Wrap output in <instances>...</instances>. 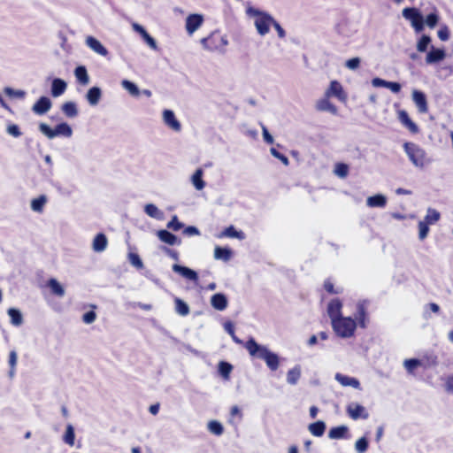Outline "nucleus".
<instances>
[{"label": "nucleus", "instance_id": "52", "mask_svg": "<svg viewBox=\"0 0 453 453\" xmlns=\"http://www.w3.org/2000/svg\"><path fill=\"white\" fill-rule=\"evenodd\" d=\"M441 311L440 306L435 303H429L425 306L424 317L426 319L430 317V311L434 313H439Z\"/></svg>", "mask_w": 453, "mask_h": 453}, {"label": "nucleus", "instance_id": "62", "mask_svg": "<svg viewBox=\"0 0 453 453\" xmlns=\"http://www.w3.org/2000/svg\"><path fill=\"white\" fill-rule=\"evenodd\" d=\"M163 250L165 251V253L166 255H168L173 260H175V261L179 260L180 255H179V252L177 250L170 249V248H167V247H164Z\"/></svg>", "mask_w": 453, "mask_h": 453}, {"label": "nucleus", "instance_id": "50", "mask_svg": "<svg viewBox=\"0 0 453 453\" xmlns=\"http://www.w3.org/2000/svg\"><path fill=\"white\" fill-rule=\"evenodd\" d=\"M334 173H335V174L337 176H339L341 178L347 177V175L349 173V166H348V165H346L344 163H338V164H336L335 169H334Z\"/></svg>", "mask_w": 453, "mask_h": 453}, {"label": "nucleus", "instance_id": "60", "mask_svg": "<svg viewBox=\"0 0 453 453\" xmlns=\"http://www.w3.org/2000/svg\"><path fill=\"white\" fill-rule=\"evenodd\" d=\"M271 153L273 157L280 159L284 165H288V158L285 155L278 151L275 148L271 149Z\"/></svg>", "mask_w": 453, "mask_h": 453}, {"label": "nucleus", "instance_id": "63", "mask_svg": "<svg viewBox=\"0 0 453 453\" xmlns=\"http://www.w3.org/2000/svg\"><path fill=\"white\" fill-rule=\"evenodd\" d=\"M183 234L186 235H188V236H192V235H199L200 232L197 227L189 226L184 229Z\"/></svg>", "mask_w": 453, "mask_h": 453}, {"label": "nucleus", "instance_id": "14", "mask_svg": "<svg viewBox=\"0 0 453 453\" xmlns=\"http://www.w3.org/2000/svg\"><path fill=\"white\" fill-rule=\"evenodd\" d=\"M342 303L339 299H333L329 302L327 305V314L331 319V322L334 319H337L342 318L341 311H342Z\"/></svg>", "mask_w": 453, "mask_h": 453}, {"label": "nucleus", "instance_id": "28", "mask_svg": "<svg viewBox=\"0 0 453 453\" xmlns=\"http://www.w3.org/2000/svg\"><path fill=\"white\" fill-rule=\"evenodd\" d=\"M101 96V89L97 87H92L87 93V100L91 105H96L100 101Z\"/></svg>", "mask_w": 453, "mask_h": 453}, {"label": "nucleus", "instance_id": "30", "mask_svg": "<svg viewBox=\"0 0 453 453\" xmlns=\"http://www.w3.org/2000/svg\"><path fill=\"white\" fill-rule=\"evenodd\" d=\"M403 367L408 374L416 375V370L421 366L418 358H410L403 361Z\"/></svg>", "mask_w": 453, "mask_h": 453}, {"label": "nucleus", "instance_id": "33", "mask_svg": "<svg viewBox=\"0 0 453 453\" xmlns=\"http://www.w3.org/2000/svg\"><path fill=\"white\" fill-rule=\"evenodd\" d=\"M61 110L68 118H74L78 115L76 104L73 102H66L62 104Z\"/></svg>", "mask_w": 453, "mask_h": 453}, {"label": "nucleus", "instance_id": "55", "mask_svg": "<svg viewBox=\"0 0 453 453\" xmlns=\"http://www.w3.org/2000/svg\"><path fill=\"white\" fill-rule=\"evenodd\" d=\"M167 227L173 231H179L183 227V224L179 221L177 216H173L172 219L167 223Z\"/></svg>", "mask_w": 453, "mask_h": 453}, {"label": "nucleus", "instance_id": "44", "mask_svg": "<svg viewBox=\"0 0 453 453\" xmlns=\"http://www.w3.org/2000/svg\"><path fill=\"white\" fill-rule=\"evenodd\" d=\"M122 86L125 88L131 96L138 97L141 94L139 88L137 86L133 83L132 81H129L127 80L122 81Z\"/></svg>", "mask_w": 453, "mask_h": 453}, {"label": "nucleus", "instance_id": "64", "mask_svg": "<svg viewBox=\"0 0 453 453\" xmlns=\"http://www.w3.org/2000/svg\"><path fill=\"white\" fill-rule=\"evenodd\" d=\"M445 388L448 392L453 393V375L446 378Z\"/></svg>", "mask_w": 453, "mask_h": 453}, {"label": "nucleus", "instance_id": "57", "mask_svg": "<svg viewBox=\"0 0 453 453\" xmlns=\"http://www.w3.org/2000/svg\"><path fill=\"white\" fill-rule=\"evenodd\" d=\"M144 211L151 218H157L158 209L155 204L149 203L144 207Z\"/></svg>", "mask_w": 453, "mask_h": 453}, {"label": "nucleus", "instance_id": "13", "mask_svg": "<svg viewBox=\"0 0 453 453\" xmlns=\"http://www.w3.org/2000/svg\"><path fill=\"white\" fill-rule=\"evenodd\" d=\"M330 96H326V94L322 98L317 101L316 109L319 111H328L333 115L338 114L337 107L332 104L329 100Z\"/></svg>", "mask_w": 453, "mask_h": 453}, {"label": "nucleus", "instance_id": "31", "mask_svg": "<svg viewBox=\"0 0 453 453\" xmlns=\"http://www.w3.org/2000/svg\"><path fill=\"white\" fill-rule=\"evenodd\" d=\"M387 198L383 195H375L367 198V205L370 207H385Z\"/></svg>", "mask_w": 453, "mask_h": 453}, {"label": "nucleus", "instance_id": "2", "mask_svg": "<svg viewBox=\"0 0 453 453\" xmlns=\"http://www.w3.org/2000/svg\"><path fill=\"white\" fill-rule=\"evenodd\" d=\"M403 147L408 158L416 167L423 168L430 163L426 152L419 145L411 142H405Z\"/></svg>", "mask_w": 453, "mask_h": 453}, {"label": "nucleus", "instance_id": "15", "mask_svg": "<svg viewBox=\"0 0 453 453\" xmlns=\"http://www.w3.org/2000/svg\"><path fill=\"white\" fill-rule=\"evenodd\" d=\"M157 235L162 242H165L168 245H180L181 243L180 239H179L175 234L165 229L158 230Z\"/></svg>", "mask_w": 453, "mask_h": 453}, {"label": "nucleus", "instance_id": "48", "mask_svg": "<svg viewBox=\"0 0 453 453\" xmlns=\"http://www.w3.org/2000/svg\"><path fill=\"white\" fill-rule=\"evenodd\" d=\"M369 447L368 440L365 436L359 438L355 443V449L357 453H365Z\"/></svg>", "mask_w": 453, "mask_h": 453}, {"label": "nucleus", "instance_id": "47", "mask_svg": "<svg viewBox=\"0 0 453 453\" xmlns=\"http://www.w3.org/2000/svg\"><path fill=\"white\" fill-rule=\"evenodd\" d=\"M431 42V38L429 35H423L417 43V50L419 52L426 51L428 45Z\"/></svg>", "mask_w": 453, "mask_h": 453}, {"label": "nucleus", "instance_id": "38", "mask_svg": "<svg viewBox=\"0 0 453 453\" xmlns=\"http://www.w3.org/2000/svg\"><path fill=\"white\" fill-rule=\"evenodd\" d=\"M335 378L342 386H352L354 388H358L360 385L359 381L352 377L344 376L340 373H337Z\"/></svg>", "mask_w": 453, "mask_h": 453}, {"label": "nucleus", "instance_id": "59", "mask_svg": "<svg viewBox=\"0 0 453 453\" xmlns=\"http://www.w3.org/2000/svg\"><path fill=\"white\" fill-rule=\"evenodd\" d=\"M96 319V314L94 311H87L82 316V320L86 324H91L93 323Z\"/></svg>", "mask_w": 453, "mask_h": 453}, {"label": "nucleus", "instance_id": "43", "mask_svg": "<svg viewBox=\"0 0 453 453\" xmlns=\"http://www.w3.org/2000/svg\"><path fill=\"white\" fill-rule=\"evenodd\" d=\"M208 429L211 434L218 436L221 435L224 433L223 426L217 420L210 421L208 424Z\"/></svg>", "mask_w": 453, "mask_h": 453}, {"label": "nucleus", "instance_id": "36", "mask_svg": "<svg viewBox=\"0 0 453 453\" xmlns=\"http://www.w3.org/2000/svg\"><path fill=\"white\" fill-rule=\"evenodd\" d=\"M75 77L83 85H87L89 81L88 74L85 66L76 67L74 71Z\"/></svg>", "mask_w": 453, "mask_h": 453}, {"label": "nucleus", "instance_id": "56", "mask_svg": "<svg viewBox=\"0 0 453 453\" xmlns=\"http://www.w3.org/2000/svg\"><path fill=\"white\" fill-rule=\"evenodd\" d=\"M439 20V16L435 12L429 13L426 18V23L430 28H434Z\"/></svg>", "mask_w": 453, "mask_h": 453}, {"label": "nucleus", "instance_id": "23", "mask_svg": "<svg viewBox=\"0 0 453 453\" xmlns=\"http://www.w3.org/2000/svg\"><path fill=\"white\" fill-rule=\"evenodd\" d=\"M423 369L434 367L438 365V357L434 353H426L418 359Z\"/></svg>", "mask_w": 453, "mask_h": 453}, {"label": "nucleus", "instance_id": "19", "mask_svg": "<svg viewBox=\"0 0 453 453\" xmlns=\"http://www.w3.org/2000/svg\"><path fill=\"white\" fill-rule=\"evenodd\" d=\"M165 123L174 131H180L181 128L180 123L175 118V115L171 110H165L163 113Z\"/></svg>", "mask_w": 453, "mask_h": 453}, {"label": "nucleus", "instance_id": "7", "mask_svg": "<svg viewBox=\"0 0 453 453\" xmlns=\"http://www.w3.org/2000/svg\"><path fill=\"white\" fill-rule=\"evenodd\" d=\"M254 13L257 15L255 19V26L258 34L261 35H266L270 30V27L273 24V19L267 13L259 12L257 10L254 11Z\"/></svg>", "mask_w": 453, "mask_h": 453}, {"label": "nucleus", "instance_id": "35", "mask_svg": "<svg viewBox=\"0 0 453 453\" xmlns=\"http://www.w3.org/2000/svg\"><path fill=\"white\" fill-rule=\"evenodd\" d=\"M203 171L198 168L192 176V183L197 190H202L205 187V182L203 180Z\"/></svg>", "mask_w": 453, "mask_h": 453}, {"label": "nucleus", "instance_id": "4", "mask_svg": "<svg viewBox=\"0 0 453 453\" xmlns=\"http://www.w3.org/2000/svg\"><path fill=\"white\" fill-rule=\"evenodd\" d=\"M39 130L49 139H53L58 135L70 137L73 134L71 127L65 122L58 124L54 129L45 123H40Z\"/></svg>", "mask_w": 453, "mask_h": 453}, {"label": "nucleus", "instance_id": "3", "mask_svg": "<svg viewBox=\"0 0 453 453\" xmlns=\"http://www.w3.org/2000/svg\"><path fill=\"white\" fill-rule=\"evenodd\" d=\"M332 327L338 336L349 338L354 334L357 323L350 317H342L332 321Z\"/></svg>", "mask_w": 453, "mask_h": 453}, {"label": "nucleus", "instance_id": "9", "mask_svg": "<svg viewBox=\"0 0 453 453\" xmlns=\"http://www.w3.org/2000/svg\"><path fill=\"white\" fill-rule=\"evenodd\" d=\"M325 94L326 96H334L341 102H346L347 100V94L338 81H332Z\"/></svg>", "mask_w": 453, "mask_h": 453}, {"label": "nucleus", "instance_id": "40", "mask_svg": "<svg viewBox=\"0 0 453 453\" xmlns=\"http://www.w3.org/2000/svg\"><path fill=\"white\" fill-rule=\"evenodd\" d=\"M47 202L46 196L42 195L31 202V208L34 211L42 212Z\"/></svg>", "mask_w": 453, "mask_h": 453}, {"label": "nucleus", "instance_id": "17", "mask_svg": "<svg viewBox=\"0 0 453 453\" xmlns=\"http://www.w3.org/2000/svg\"><path fill=\"white\" fill-rule=\"evenodd\" d=\"M412 99L417 105L418 111L422 113H426L428 111L427 101L426 95L418 90L412 92Z\"/></svg>", "mask_w": 453, "mask_h": 453}, {"label": "nucleus", "instance_id": "46", "mask_svg": "<svg viewBox=\"0 0 453 453\" xmlns=\"http://www.w3.org/2000/svg\"><path fill=\"white\" fill-rule=\"evenodd\" d=\"M221 236H226V237H229V238H238V239H242L243 238V233L242 232H239V231H236V229L233 226H230L228 227H226L224 232L222 233Z\"/></svg>", "mask_w": 453, "mask_h": 453}, {"label": "nucleus", "instance_id": "34", "mask_svg": "<svg viewBox=\"0 0 453 453\" xmlns=\"http://www.w3.org/2000/svg\"><path fill=\"white\" fill-rule=\"evenodd\" d=\"M174 304H175V311L180 315V316H187L188 315L190 310L188 305L180 298L175 297L174 298Z\"/></svg>", "mask_w": 453, "mask_h": 453}, {"label": "nucleus", "instance_id": "49", "mask_svg": "<svg viewBox=\"0 0 453 453\" xmlns=\"http://www.w3.org/2000/svg\"><path fill=\"white\" fill-rule=\"evenodd\" d=\"M127 259L129 263L134 265L137 269H142L143 267V263L137 253L130 252L128 253Z\"/></svg>", "mask_w": 453, "mask_h": 453}, {"label": "nucleus", "instance_id": "61", "mask_svg": "<svg viewBox=\"0 0 453 453\" xmlns=\"http://www.w3.org/2000/svg\"><path fill=\"white\" fill-rule=\"evenodd\" d=\"M360 59L358 58H353L346 61L345 65L351 70H355L359 67Z\"/></svg>", "mask_w": 453, "mask_h": 453}, {"label": "nucleus", "instance_id": "58", "mask_svg": "<svg viewBox=\"0 0 453 453\" xmlns=\"http://www.w3.org/2000/svg\"><path fill=\"white\" fill-rule=\"evenodd\" d=\"M323 287L325 290L331 295L339 294L341 291L334 288V283L331 279H326L324 281Z\"/></svg>", "mask_w": 453, "mask_h": 453}, {"label": "nucleus", "instance_id": "16", "mask_svg": "<svg viewBox=\"0 0 453 453\" xmlns=\"http://www.w3.org/2000/svg\"><path fill=\"white\" fill-rule=\"evenodd\" d=\"M398 119L411 133L417 134L418 132L417 124L411 120L406 111L401 110L398 111Z\"/></svg>", "mask_w": 453, "mask_h": 453}, {"label": "nucleus", "instance_id": "51", "mask_svg": "<svg viewBox=\"0 0 453 453\" xmlns=\"http://www.w3.org/2000/svg\"><path fill=\"white\" fill-rule=\"evenodd\" d=\"M429 233V224L425 221L418 222V238L424 240Z\"/></svg>", "mask_w": 453, "mask_h": 453}, {"label": "nucleus", "instance_id": "20", "mask_svg": "<svg viewBox=\"0 0 453 453\" xmlns=\"http://www.w3.org/2000/svg\"><path fill=\"white\" fill-rule=\"evenodd\" d=\"M445 51L442 49H435L432 47V50L427 53L426 62L427 64L438 63L445 58Z\"/></svg>", "mask_w": 453, "mask_h": 453}, {"label": "nucleus", "instance_id": "10", "mask_svg": "<svg viewBox=\"0 0 453 453\" xmlns=\"http://www.w3.org/2000/svg\"><path fill=\"white\" fill-rule=\"evenodd\" d=\"M203 17L201 14H190L186 19V30L188 35H193L203 24Z\"/></svg>", "mask_w": 453, "mask_h": 453}, {"label": "nucleus", "instance_id": "27", "mask_svg": "<svg viewBox=\"0 0 453 453\" xmlns=\"http://www.w3.org/2000/svg\"><path fill=\"white\" fill-rule=\"evenodd\" d=\"M357 319L358 320V324L361 327L365 328L366 326V319H367V311H366V302L363 301L358 303L357 307Z\"/></svg>", "mask_w": 453, "mask_h": 453}, {"label": "nucleus", "instance_id": "1", "mask_svg": "<svg viewBox=\"0 0 453 453\" xmlns=\"http://www.w3.org/2000/svg\"><path fill=\"white\" fill-rule=\"evenodd\" d=\"M245 349L251 357L265 360L268 368L276 371L280 365L278 355L270 351L265 346L259 345L254 338H250L244 344Z\"/></svg>", "mask_w": 453, "mask_h": 453}, {"label": "nucleus", "instance_id": "24", "mask_svg": "<svg viewBox=\"0 0 453 453\" xmlns=\"http://www.w3.org/2000/svg\"><path fill=\"white\" fill-rule=\"evenodd\" d=\"M328 437L334 440L349 438V428L346 426L332 427L329 430Z\"/></svg>", "mask_w": 453, "mask_h": 453}, {"label": "nucleus", "instance_id": "54", "mask_svg": "<svg viewBox=\"0 0 453 453\" xmlns=\"http://www.w3.org/2000/svg\"><path fill=\"white\" fill-rule=\"evenodd\" d=\"M6 131H7V133H8L10 135H12V136H13V137H15V138L19 137V136H21V134H22V133H21V131H20V129H19V126H18V125H16V124H14V123H9V124L7 125Z\"/></svg>", "mask_w": 453, "mask_h": 453}, {"label": "nucleus", "instance_id": "21", "mask_svg": "<svg viewBox=\"0 0 453 453\" xmlns=\"http://www.w3.org/2000/svg\"><path fill=\"white\" fill-rule=\"evenodd\" d=\"M108 240L104 234L99 233L97 234L92 243L93 250L96 252H102L107 248Z\"/></svg>", "mask_w": 453, "mask_h": 453}, {"label": "nucleus", "instance_id": "53", "mask_svg": "<svg viewBox=\"0 0 453 453\" xmlns=\"http://www.w3.org/2000/svg\"><path fill=\"white\" fill-rule=\"evenodd\" d=\"M18 355L15 350H11L9 353L8 363L10 366V373H13L16 370Z\"/></svg>", "mask_w": 453, "mask_h": 453}, {"label": "nucleus", "instance_id": "37", "mask_svg": "<svg viewBox=\"0 0 453 453\" xmlns=\"http://www.w3.org/2000/svg\"><path fill=\"white\" fill-rule=\"evenodd\" d=\"M8 315L10 316V319H11V323L15 326H19L22 324L23 322V318H22V314L20 313V311L15 308H10L8 310Z\"/></svg>", "mask_w": 453, "mask_h": 453}, {"label": "nucleus", "instance_id": "22", "mask_svg": "<svg viewBox=\"0 0 453 453\" xmlns=\"http://www.w3.org/2000/svg\"><path fill=\"white\" fill-rule=\"evenodd\" d=\"M67 84L66 82L59 78H56L52 81L51 84V95L54 97L60 96L66 90Z\"/></svg>", "mask_w": 453, "mask_h": 453}, {"label": "nucleus", "instance_id": "26", "mask_svg": "<svg viewBox=\"0 0 453 453\" xmlns=\"http://www.w3.org/2000/svg\"><path fill=\"white\" fill-rule=\"evenodd\" d=\"M46 286L50 288L52 295L58 297L65 296V288L56 279L50 278L47 281Z\"/></svg>", "mask_w": 453, "mask_h": 453}, {"label": "nucleus", "instance_id": "25", "mask_svg": "<svg viewBox=\"0 0 453 453\" xmlns=\"http://www.w3.org/2000/svg\"><path fill=\"white\" fill-rule=\"evenodd\" d=\"M211 303L214 309L224 311L227 306V299L225 295L218 293L211 296Z\"/></svg>", "mask_w": 453, "mask_h": 453}, {"label": "nucleus", "instance_id": "42", "mask_svg": "<svg viewBox=\"0 0 453 453\" xmlns=\"http://www.w3.org/2000/svg\"><path fill=\"white\" fill-rule=\"evenodd\" d=\"M233 370V365L227 362L221 361L219 364V372L220 375L225 379L228 380L230 377V373Z\"/></svg>", "mask_w": 453, "mask_h": 453}, {"label": "nucleus", "instance_id": "18", "mask_svg": "<svg viewBox=\"0 0 453 453\" xmlns=\"http://www.w3.org/2000/svg\"><path fill=\"white\" fill-rule=\"evenodd\" d=\"M87 45L97 54L105 57L108 55L107 49L95 37L88 36L86 39Z\"/></svg>", "mask_w": 453, "mask_h": 453}, {"label": "nucleus", "instance_id": "11", "mask_svg": "<svg viewBox=\"0 0 453 453\" xmlns=\"http://www.w3.org/2000/svg\"><path fill=\"white\" fill-rule=\"evenodd\" d=\"M172 269L174 273H179L183 278L189 280L195 283L198 282V274L196 271L178 264H174Z\"/></svg>", "mask_w": 453, "mask_h": 453}, {"label": "nucleus", "instance_id": "29", "mask_svg": "<svg viewBox=\"0 0 453 453\" xmlns=\"http://www.w3.org/2000/svg\"><path fill=\"white\" fill-rule=\"evenodd\" d=\"M325 430L326 424L323 421L319 420L309 425L310 433L316 437L322 436L325 433Z\"/></svg>", "mask_w": 453, "mask_h": 453}, {"label": "nucleus", "instance_id": "12", "mask_svg": "<svg viewBox=\"0 0 453 453\" xmlns=\"http://www.w3.org/2000/svg\"><path fill=\"white\" fill-rule=\"evenodd\" d=\"M52 106L50 99L47 96H41L33 105L32 111L37 115H43Z\"/></svg>", "mask_w": 453, "mask_h": 453}, {"label": "nucleus", "instance_id": "39", "mask_svg": "<svg viewBox=\"0 0 453 453\" xmlns=\"http://www.w3.org/2000/svg\"><path fill=\"white\" fill-rule=\"evenodd\" d=\"M440 218L441 214L438 211L433 208H429L423 221L426 222L429 225H432L439 221Z\"/></svg>", "mask_w": 453, "mask_h": 453}, {"label": "nucleus", "instance_id": "32", "mask_svg": "<svg viewBox=\"0 0 453 453\" xmlns=\"http://www.w3.org/2000/svg\"><path fill=\"white\" fill-rule=\"evenodd\" d=\"M232 257V251L228 248L216 246L214 249V258L228 261Z\"/></svg>", "mask_w": 453, "mask_h": 453}, {"label": "nucleus", "instance_id": "8", "mask_svg": "<svg viewBox=\"0 0 453 453\" xmlns=\"http://www.w3.org/2000/svg\"><path fill=\"white\" fill-rule=\"evenodd\" d=\"M346 412L353 420H357L359 418L367 419L369 418V413L365 408L357 403L348 404L346 407Z\"/></svg>", "mask_w": 453, "mask_h": 453}, {"label": "nucleus", "instance_id": "41", "mask_svg": "<svg viewBox=\"0 0 453 453\" xmlns=\"http://www.w3.org/2000/svg\"><path fill=\"white\" fill-rule=\"evenodd\" d=\"M63 441H65V443H66L67 445H69L71 447L74 445V441H75L74 429H73V426L70 424L67 425V426H66L65 433L63 436Z\"/></svg>", "mask_w": 453, "mask_h": 453}, {"label": "nucleus", "instance_id": "45", "mask_svg": "<svg viewBox=\"0 0 453 453\" xmlns=\"http://www.w3.org/2000/svg\"><path fill=\"white\" fill-rule=\"evenodd\" d=\"M301 372L298 367H294L288 372L287 380L289 384L295 385L300 379Z\"/></svg>", "mask_w": 453, "mask_h": 453}, {"label": "nucleus", "instance_id": "6", "mask_svg": "<svg viewBox=\"0 0 453 453\" xmlns=\"http://www.w3.org/2000/svg\"><path fill=\"white\" fill-rule=\"evenodd\" d=\"M403 16L411 21L416 32H420L424 29V19L418 9L406 7L403 10Z\"/></svg>", "mask_w": 453, "mask_h": 453}, {"label": "nucleus", "instance_id": "5", "mask_svg": "<svg viewBox=\"0 0 453 453\" xmlns=\"http://www.w3.org/2000/svg\"><path fill=\"white\" fill-rule=\"evenodd\" d=\"M201 43L204 49L214 51L224 49L227 41L219 32H212L209 36L203 38Z\"/></svg>", "mask_w": 453, "mask_h": 453}]
</instances>
